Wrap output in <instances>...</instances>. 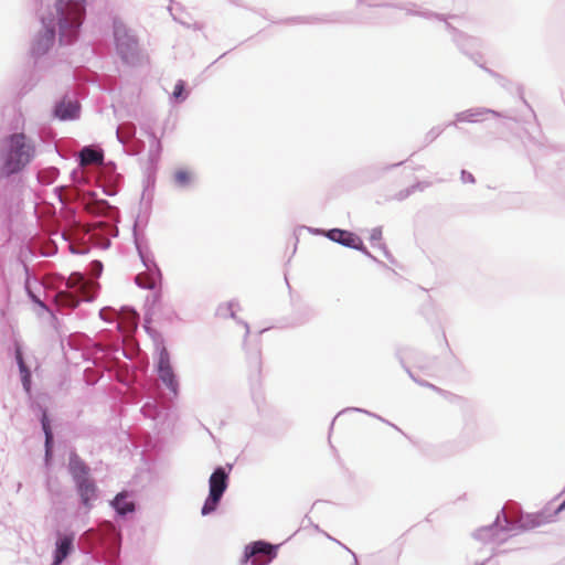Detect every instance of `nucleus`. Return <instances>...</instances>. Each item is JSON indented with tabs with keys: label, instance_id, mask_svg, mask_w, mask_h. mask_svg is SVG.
<instances>
[{
	"label": "nucleus",
	"instance_id": "f8f14e48",
	"mask_svg": "<svg viewBox=\"0 0 565 565\" xmlns=\"http://www.w3.org/2000/svg\"><path fill=\"white\" fill-rule=\"evenodd\" d=\"M81 164L82 166H90V164H102L103 163V152L92 149L89 147H85L81 151Z\"/></svg>",
	"mask_w": 565,
	"mask_h": 565
},
{
	"label": "nucleus",
	"instance_id": "f3484780",
	"mask_svg": "<svg viewBox=\"0 0 565 565\" xmlns=\"http://www.w3.org/2000/svg\"><path fill=\"white\" fill-rule=\"evenodd\" d=\"M262 370L260 354L255 352L250 355L248 361V373L250 376H258Z\"/></svg>",
	"mask_w": 565,
	"mask_h": 565
},
{
	"label": "nucleus",
	"instance_id": "20e7f679",
	"mask_svg": "<svg viewBox=\"0 0 565 565\" xmlns=\"http://www.w3.org/2000/svg\"><path fill=\"white\" fill-rule=\"evenodd\" d=\"M276 555L277 552L274 545L263 541H257L245 547L241 562L243 565H246L249 562L250 565H267L276 557Z\"/></svg>",
	"mask_w": 565,
	"mask_h": 565
},
{
	"label": "nucleus",
	"instance_id": "7ed1b4c3",
	"mask_svg": "<svg viewBox=\"0 0 565 565\" xmlns=\"http://www.w3.org/2000/svg\"><path fill=\"white\" fill-rule=\"evenodd\" d=\"M209 486L210 493L201 511L203 515H207L216 510L223 493L227 489L228 473L223 467H218L214 470L210 477Z\"/></svg>",
	"mask_w": 565,
	"mask_h": 565
},
{
	"label": "nucleus",
	"instance_id": "5701e85b",
	"mask_svg": "<svg viewBox=\"0 0 565 565\" xmlns=\"http://www.w3.org/2000/svg\"><path fill=\"white\" fill-rule=\"evenodd\" d=\"M17 360H18V363H19L20 370H21L22 372L26 371L25 365H24V362H23V359H22V354H21V352H20L19 350L17 351Z\"/></svg>",
	"mask_w": 565,
	"mask_h": 565
},
{
	"label": "nucleus",
	"instance_id": "9d476101",
	"mask_svg": "<svg viewBox=\"0 0 565 565\" xmlns=\"http://www.w3.org/2000/svg\"><path fill=\"white\" fill-rule=\"evenodd\" d=\"M78 111H79V106L77 103H74V102H61L56 108H55V115L56 117H58L60 119H74L77 117L78 115Z\"/></svg>",
	"mask_w": 565,
	"mask_h": 565
},
{
	"label": "nucleus",
	"instance_id": "aec40b11",
	"mask_svg": "<svg viewBox=\"0 0 565 565\" xmlns=\"http://www.w3.org/2000/svg\"><path fill=\"white\" fill-rule=\"evenodd\" d=\"M46 31H45V38L49 43H52L55 36V23L53 20L44 21Z\"/></svg>",
	"mask_w": 565,
	"mask_h": 565
},
{
	"label": "nucleus",
	"instance_id": "9b49d317",
	"mask_svg": "<svg viewBox=\"0 0 565 565\" xmlns=\"http://www.w3.org/2000/svg\"><path fill=\"white\" fill-rule=\"evenodd\" d=\"M489 115L494 116L497 113L489 109H469L461 113L458 116V120L463 122H479L487 119Z\"/></svg>",
	"mask_w": 565,
	"mask_h": 565
},
{
	"label": "nucleus",
	"instance_id": "4be33fe9",
	"mask_svg": "<svg viewBox=\"0 0 565 565\" xmlns=\"http://www.w3.org/2000/svg\"><path fill=\"white\" fill-rule=\"evenodd\" d=\"M104 207V203H94V204H87L86 209L89 212H96Z\"/></svg>",
	"mask_w": 565,
	"mask_h": 565
},
{
	"label": "nucleus",
	"instance_id": "dca6fc26",
	"mask_svg": "<svg viewBox=\"0 0 565 565\" xmlns=\"http://www.w3.org/2000/svg\"><path fill=\"white\" fill-rule=\"evenodd\" d=\"M56 300L60 305L70 307H76L81 301V299H78L76 296L66 291L58 292L56 295Z\"/></svg>",
	"mask_w": 565,
	"mask_h": 565
},
{
	"label": "nucleus",
	"instance_id": "423d86ee",
	"mask_svg": "<svg viewBox=\"0 0 565 565\" xmlns=\"http://www.w3.org/2000/svg\"><path fill=\"white\" fill-rule=\"evenodd\" d=\"M158 372L162 382L172 391H175L177 382L174 379L173 370L170 365L169 354L166 349H162L158 362Z\"/></svg>",
	"mask_w": 565,
	"mask_h": 565
},
{
	"label": "nucleus",
	"instance_id": "6e6552de",
	"mask_svg": "<svg viewBox=\"0 0 565 565\" xmlns=\"http://www.w3.org/2000/svg\"><path fill=\"white\" fill-rule=\"evenodd\" d=\"M73 540L74 537L72 535H63L58 539L56 543L54 565L61 564L70 554L73 547Z\"/></svg>",
	"mask_w": 565,
	"mask_h": 565
},
{
	"label": "nucleus",
	"instance_id": "6ab92c4d",
	"mask_svg": "<svg viewBox=\"0 0 565 565\" xmlns=\"http://www.w3.org/2000/svg\"><path fill=\"white\" fill-rule=\"evenodd\" d=\"M216 313L220 318H227V317L234 318L235 317L234 303L227 302L225 305L220 306Z\"/></svg>",
	"mask_w": 565,
	"mask_h": 565
},
{
	"label": "nucleus",
	"instance_id": "39448f33",
	"mask_svg": "<svg viewBox=\"0 0 565 565\" xmlns=\"http://www.w3.org/2000/svg\"><path fill=\"white\" fill-rule=\"evenodd\" d=\"M327 237L333 242H337L343 246L351 247L354 249H363L362 239L352 232L345 230L333 228L327 232Z\"/></svg>",
	"mask_w": 565,
	"mask_h": 565
},
{
	"label": "nucleus",
	"instance_id": "ddd939ff",
	"mask_svg": "<svg viewBox=\"0 0 565 565\" xmlns=\"http://www.w3.org/2000/svg\"><path fill=\"white\" fill-rule=\"evenodd\" d=\"M113 507L119 514H127L135 510V504L131 501L127 500L126 493H119L113 501Z\"/></svg>",
	"mask_w": 565,
	"mask_h": 565
},
{
	"label": "nucleus",
	"instance_id": "b1692460",
	"mask_svg": "<svg viewBox=\"0 0 565 565\" xmlns=\"http://www.w3.org/2000/svg\"><path fill=\"white\" fill-rule=\"evenodd\" d=\"M382 231L380 228H374L371 234V239H381Z\"/></svg>",
	"mask_w": 565,
	"mask_h": 565
},
{
	"label": "nucleus",
	"instance_id": "2eb2a0df",
	"mask_svg": "<svg viewBox=\"0 0 565 565\" xmlns=\"http://www.w3.org/2000/svg\"><path fill=\"white\" fill-rule=\"evenodd\" d=\"M174 182L180 186H186L192 181V172L186 169H178L173 174Z\"/></svg>",
	"mask_w": 565,
	"mask_h": 565
},
{
	"label": "nucleus",
	"instance_id": "393cba45",
	"mask_svg": "<svg viewBox=\"0 0 565 565\" xmlns=\"http://www.w3.org/2000/svg\"><path fill=\"white\" fill-rule=\"evenodd\" d=\"M564 509H565V500H564V501H563V503L559 505L558 511L564 510Z\"/></svg>",
	"mask_w": 565,
	"mask_h": 565
},
{
	"label": "nucleus",
	"instance_id": "4468645a",
	"mask_svg": "<svg viewBox=\"0 0 565 565\" xmlns=\"http://www.w3.org/2000/svg\"><path fill=\"white\" fill-rule=\"evenodd\" d=\"M70 470H71V473L73 475L74 479L76 480V482L82 480L83 478H87L86 466L84 465V462H82L81 460H78L76 458L71 460Z\"/></svg>",
	"mask_w": 565,
	"mask_h": 565
},
{
	"label": "nucleus",
	"instance_id": "0eeeda50",
	"mask_svg": "<svg viewBox=\"0 0 565 565\" xmlns=\"http://www.w3.org/2000/svg\"><path fill=\"white\" fill-rule=\"evenodd\" d=\"M76 483L82 503L89 509L92 507V501L96 499L95 483L89 478H83Z\"/></svg>",
	"mask_w": 565,
	"mask_h": 565
},
{
	"label": "nucleus",
	"instance_id": "1a4fd4ad",
	"mask_svg": "<svg viewBox=\"0 0 565 565\" xmlns=\"http://www.w3.org/2000/svg\"><path fill=\"white\" fill-rule=\"evenodd\" d=\"M68 288H73L76 291H81L82 300H89L90 295L89 290L92 289V284L84 280V277L77 274L71 275L66 282Z\"/></svg>",
	"mask_w": 565,
	"mask_h": 565
},
{
	"label": "nucleus",
	"instance_id": "412c9836",
	"mask_svg": "<svg viewBox=\"0 0 565 565\" xmlns=\"http://www.w3.org/2000/svg\"><path fill=\"white\" fill-rule=\"evenodd\" d=\"M183 93H184V82L178 81V83L174 85L172 95L175 99H179V98L183 97Z\"/></svg>",
	"mask_w": 565,
	"mask_h": 565
},
{
	"label": "nucleus",
	"instance_id": "a211bd4d",
	"mask_svg": "<svg viewBox=\"0 0 565 565\" xmlns=\"http://www.w3.org/2000/svg\"><path fill=\"white\" fill-rule=\"evenodd\" d=\"M41 422H42V428H43L44 434H45L46 455H49L50 448H51V444H52V440H53V434L51 431V427H50V423H49L46 413H43Z\"/></svg>",
	"mask_w": 565,
	"mask_h": 565
},
{
	"label": "nucleus",
	"instance_id": "f03ea898",
	"mask_svg": "<svg viewBox=\"0 0 565 565\" xmlns=\"http://www.w3.org/2000/svg\"><path fill=\"white\" fill-rule=\"evenodd\" d=\"M85 0H57V24L61 39L71 42L82 24Z\"/></svg>",
	"mask_w": 565,
	"mask_h": 565
},
{
	"label": "nucleus",
	"instance_id": "f257e3e1",
	"mask_svg": "<svg viewBox=\"0 0 565 565\" xmlns=\"http://www.w3.org/2000/svg\"><path fill=\"white\" fill-rule=\"evenodd\" d=\"M35 153L33 142L22 132L4 137L0 141V178L23 170Z\"/></svg>",
	"mask_w": 565,
	"mask_h": 565
}]
</instances>
